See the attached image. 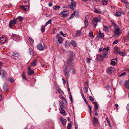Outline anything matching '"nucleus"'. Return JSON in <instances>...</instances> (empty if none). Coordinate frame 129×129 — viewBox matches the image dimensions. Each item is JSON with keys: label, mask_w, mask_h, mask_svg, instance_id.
<instances>
[{"label": "nucleus", "mask_w": 129, "mask_h": 129, "mask_svg": "<svg viewBox=\"0 0 129 129\" xmlns=\"http://www.w3.org/2000/svg\"><path fill=\"white\" fill-rule=\"evenodd\" d=\"M89 36L92 38H93L94 36L92 32L90 31L89 32Z\"/></svg>", "instance_id": "nucleus-41"}, {"label": "nucleus", "mask_w": 129, "mask_h": 129, "mask_svg": "<svg viewBox=\"0 0 129 129\" xmlns=\"http://www.w3.org/2000/svg\"><path fill=\"white\" fill-rule=\"evenodd\" d=\"M67 68L66 65L63 66V71L66 77L68 78L69 76V74L67 69Z\"/></svg>", "instance_id": "nucleus-9"}, {"label": "nucleus", "mask_w": 129, "mask_h": 129, "mask_svg": "<svg viewBox=\"0 0 129 129\" xmlns=\"http://www.w3.org/2000/svg\"><path fill=\"white\" fill-rule=\"evenodd\" d=\"M69 99H70L71 102H72V101H73V99H72V95H71L70 93L69 95Z\"/></svg>", "instance_id": "nucleus-56"}, {"label": "nucleus", "mask_w": 129, "mask_h": 129, "mask_svg": "<svg viewBox=\"0 0 129 129\" xmlns=\"http://www.w3.org/2000/svg\"><path fill=\"white\" fill-rule=\"evenodd\" d=\"M83 90L84 92L85 93H86L87 92L88 89V88L86 87H84Z\"/></svg>", "instance_id": "nucleus-49"}, {"label": "nucleus", "mask_w": 129, "mask_h": 129, "mask_svg": "<svg viewBox=\"0 0 129 129\" xmlns=\"http://www.w3.org/2000/svg\"><path fill=\"white\" fill-rule=\"evenodd\" d=\"M70 68V69L69 70V71L71 72L73 74H74V67L72 66Z\"/></svg>", "instance_id": "nucleus-30"}, {"label": "nucleus", "mask_w": 129, "mask_h": 129, "mask_svg": "<svg viewBox=\"0 0 129 129\" xmlns=\"http://www.w3.org/2000/svg\"><path fill=\"white\" fill-rule=\"evenodd\" d=\"M125 85L127 88L129 89V80L125 82Z\"/></svg>", "instance_id": "nucleus-28"}, {"label": "nucleus", "mask_w": 129, "mask_h": 129, "mask_svg": "<svg viewBox=\"0 0 129 129\" xmlns=\"http://www.w3.org/2000/svg\"><path fill=\"white\" fill-rule=\"evenodd\" d=\"M20 7L22 8V10L24 11H26L28 10L29 9V7L28 5H25L22 6L20 5Z\"/></svg>", "instance_id": "nucleus-13"}, {"label": "nucleus", "mask_w": 129, "mask_h": 129, "mask_svg": "<svg viewBox=\"0 0 129 129\" xmlns=\"http://www.w3.org/2000/svg\"><path fill=\"white\" fill-rule=\"evenodd\" d=\"M60 120L62 124L64 125L66 123V120L64 119L61 118Z\"/></svg>", "instance_id": "nucleus-37"}, {"label": "nucleus", "mask_w": 129, "mask_h": 129, "mask_svg": "<svg viewBox=\"0 0 129 129\" xmlns=\"http://www.w3.org/2000/svg\"><path fill=\"white\" fill-rule=\"evenodd\" d=\"M121 14V12H116L115 15L117 17L120 16Z\"/></svg>", "instance_id": "nucleus-35"}, {"label": "nucleus", "mask_w": 129, "mask_h": 129, "mask_svg": "<svg viewBox=\"0 0 129 129\" xmlns=\"http://www.w3.org/2000/svg\"><path fill=\"white\" fill-rule=\"evenodd\" d=\"M94 12L96 13H100V11L97 9H95L94 10Z\"/></svg>", "instance_id": "nucleus-61"}, {"label": "nucleus", "mask_w": 129, "mask_h": 129, "mask_svg": "<svg viewBox=\"0 0 129 129\" xmlns=\"http://www.w3.org/2000/svg\"><path fill=\"white\" fill-rule=\"evenodd\" d=\"M7 40L5 37H2L0 38V43L1 44H4L5 42H7Z\"/></svg>", "instance_id": "nucleus-15"}, {"label": "nucleus", "mask_w": 129, "mask_h": 129, "mask_svg": "<svg viewBox=\"0 0 129 129\" xmlns=\"http://www.w3.org/2000/svg\"><path fill=\"white\" fill-rule=\"evenodd\" d=\"M104 28H103L104 30L106 32H108L109 30V28L106 26H104Z\"/></svg>", "instance_id": "nucleus-32"}, {"label": "nucleus", "mask_w": 129, "mask_h": 129, "mask_svg": "<svg viewBox=\"0 0 129 129\" xmlns=\"http://www.w3.org/2000/svg\"><path fill=\"white\" fill-rule=\"evenodd\" d=\"M68 53L69 54V56L71 57V58H69L67 60V62H70L72 61L73 59L75 57L74 53L73 52L69 51L68 52Z\"/></svg>", "instance_id": "nucleus-4"}, {"label": "nucleus", "mask_w": 129, "mask_h": 129, "mask_svg": "<svg viewBox=\"0 0 129 129\" xmlns=\"http://www.w3.org/2000/svg\"><path fill=\"white\" fill-rule=\"evenodd\" d=\"M70 43L68 41H66L65 44V46L66 47H68L70 46Z\"/></svg>", "instance_id": "nucleus-46"}, {"label": "nucleus", "mask_w": 129, "mask_h": 129, "mask_svg": "<svg viewBox=\"0 0 129 129\" xmlns=\"http://www.w3.org/2000/svg\"><path fill=\"white\" fill-rule=\"evenodd\" d=\"M24 73H25L24 72H23L22 73V75L23 78L24 79H25V80H26L27 79H26V76H24Z\"/></svg>", "instance_id": "nucleus-48"}, {"label": "nucleus", "mask_w": 129, "mask_h": 129, "mask_svg": "<svg viewBox=\"0 0 129 129\" xmlns=\"http://www.w3.org/2000/svg\"><path fill=\"white\" fill-rule=\"evenodd\" d=\"M56 38L57 39L58 42L59 44L62 43L64 40L63 38L59 34H57Z\"/></svg>", "instance_id": "nucleus-2"}, {"label": "nucleus", "mask_w": 129, "mask_h": 129, "mask_svg": "<svg viewBox=\"0 0 129 129\" xmlns=\"http://www.w3.org/2000/svg\"><path fill=\"white\" fill-rule=\"evenodd\" d=\"M67 129H71V125L70 123H69L67 126Z\"/></svg>", "instance_id": "nucleus-54"}, {"label": "nucleus", "mask_w": 129, "mask_h": 129, "mask_svg": "<svg viewBox=\"0 0 129 129\" xmlns=\"http://www.w3.org/2000/svg\"><path fill=\"white\" fill-rule=\"evenodd\" d=\"M104 34L100 31L97 35V37L99 38H103L104 37Z\"/></svg>", "instance_id": "nucleus-21"}, {"label": "nucleus", "mask_w": 129, "mask_h": 129, "mask_svg": "<svg viewBox=\"0 0 129 129\" xmlns=\"http://www.w3.org/2000/svg\"><path fill=\"white\" fill-rule=\"evenodd\" d=\"M8 79L9 81L11 82H13L14 81V80L12 78H9Z\"/></svg>", "instance_id": "nucleus-51"}, {"label": "nucleus", "mask_w": 129, "mask_h": 129, "mask_svg": "<svg viewBox=\"0 0 129 129\" xmlns=\"http://www.w3.org/2000/svg\"><path fill=\"white\" fill-rule=\"evenodd\" d=\"M88 15L86 16L85 17L84 22L85 27H87L88 25Z\"/></svg>", "instance_id": "nucleus-12"}, {"label": "nucleus", "mask_w": 129, "mask_h": 129, "mask_svg": "<svg viewBox=\"0 0 129 129\" xmlns=\"http://www.w3.org/2000/svg\"><path fill=\"white\" fill-rule=\"evenodd\" d=\"M37 61L36 60H35L33 61L31 64V65L32 66H35L36 65V62Z\"/></svg>", "instance_id": "nucleus-40"}, {"label": "nucleus", "mask_w": 129, "mask_h": 129, "mask_svg": "<svg viewBox=\"0 0 129 129\" xmlns=\"http://www.w3.org/2000/svg\"><path fill=\"white\" fill-rule=\"evenodd\" d=\"M100 21L101 18L99 17H95L93 19L92 23L95 25V27L97 25V22H100Z\"/></svg>", "instance_id": "nucleus-3"}, {"label": "nucleus", "mask_w": 129, "mask_h": 129, "mask_svg": "<svg viewBox=\"0 0 129 129\" xmlns=\"http://www.w3.org/2000/svg\"><path fill=\"white\" fill-rule=\"evenodd\" d=\"M7 73L6 71L3 70H0V75L2 78H4L6 75Z\"/></svg>", "instance_id": "nucleus-10"}, {"label": "nucleus", "mask_w": 129, "mask_h": 129, "mask_svg": "<svg viewBox=\"0 0 129 129\" xmlns=\"http://www.w3.org/2000/svg\"><path fill=\"white\" fill-rule=\"evenodd\" d=\"M118 41L117 40H115L113 42V44H116L117 43Z\"/></svg>", "instance_id": "nucleus-58"}, {"label": "nucleus", "mask_w": 129, "mask_h": 129, "mask_svg": "<svg viewBox=\"0 0 129 129\" xmlns=\"http://www.w3.org/2000/svg\"><path fill=\"white\" fill-rule=\"evenodd\" d=\"M106 89L108 90H109L110 89V86H107L106 87Z\"/></svg>", "instance_id": "nucleus-63"}, {"label": "nucleus", "mask_w": 129, "mask_h": 129, "mask_svg": "<svg viewBox=\"0 0 129 129\" xmlns=\"http://www.w3.org/2000/svg\"><path fill=\"white\" fill-rule=\"evenodd\" d=\"M7 84L6 83H5L3 86V89L4 91H6L8 90V89L7 88Z\"/></svg>", "instance_id": "nucleus-19"}, {"label": "nucleus", "mask_w": 129, "mask_h": 129, "mask_svg": "<svg viewBox=\"0 0 129 129\" xmlns=\"http://www.w3.org/2000/svg\"><path fill=\"white\" fill-rule=\"evenodd\" d=\"M102 2L103 3V5H105L107 3L108 1L107 0H102Z\"/></svg>", "instance_id": "nucleus-36"}, {"label": "nucleus", "mask_w": 129, "mask_h": 129, "mask_svg": "<svg viewBox=\"0 0 129 129\" xmlns=\"http://www.w3.org/2000/svg\"><path fill=\"white\" fill-rule=\"evenodd\" d=\"M70 43L74 47H77V45L75 41L72 40L71 41Z\"/></svg>", "instance_id": "nucleus-20"}, {"label": "nucleus", "mask_w": 129, "mask_h": 129, "mask_svg": "<svg viewBox=\"0 0 129 129\" xmlns=\"http://www.w3.org/2000/svg\"><path fill=\"white\" fill-rule=\"evenodd\" d=\"M87 105L88 106L89 108V112L91 114L92 111V107H91L88 104H87Z\"/></svg>", "instance_id": "nucleus-47"}, {"label": "nucleus", "mask_w": 129, "mask_h": 129, "mask_svg": "<svg viewBox=\"0 0 129 129\" xmlns=\"http://www.w3.org/2000/svg\"><path fill=\"white\" fill-rule=\"evenodd\" d=\"M115 60H117V59L115 58L111 60V62L110 64L112 65L115 66L116 65V62L114 61Z\"/></svg>", "instance_id": "nucleus-22"}, {"label": "nucleus", "mask_w": 129, "mask_h": 129, "mask_svg": "<svg viewBox=\"0 0 129 129\" xmlns=\"http://www.w3.org/2000/svg\"><path fill=\"white\" fill-rule=\"evenodd\" d=\"M28 39L29 40V42L30 43H33V40L31 38L29 37H28Z\"/></svg>", "instance_id": "nucleus-44"}, {"label": "nucleus", "mask_w": 129, "mask_h": 129, "mask_svg": "<svg viewBox=\"0 0 129 129\" xmlns=\"http://www.w3.org/2000/svg\"><path fill=\"white\" fill-rule=\"evenodd\" d=\"M60 112V113L63 116L66 115V114L65 113V111L64 109V107L60 108H59Z\"/></svg>", "instance_id": "nucleus-14"}, {"label": "nucleus", "mask_w": 129, "mask_h": 129, "mask_svg": "<svg viewBox=\"0 0 129 129\" xmlns=\"http://www.w3.org/2000/svg\"><path fill=\"white\" fill-rule=\"evenodd\" d=\"M118 54L121 56H125L127 55V53L125 50L122 51H119Z\"/></svg>", "instance_id": "nucleus-17"}, {"label": "nucleus", "mask_w": 129, "mask_h": 129, "mask_svg": "<svg viewBox=\"0 0 129 129\" xmlns=\"http://www.w3.org/2000/svg\"><path fill=\"white\" fill-rule=\"evenodd\" d=\"M76 36H80L81 34V30H77L76 31Z\"/></svg>", "instance_id": "nucleus-27"}, {"label": "nucleus", "mask_w": 129, "mask_h": 129, "mask_svg": "<svg viewBox=\"0 0 129 129\" xmlns=\"http://www.w3.org/2000/svg\"><path fill=\"white\" fill-rule=\"evenodd\" d=\"M76 3L73 0H71L70 4L68 6V7L71 9L73 10L76 7Z\"/></svg>", "instance_id": "nucleus-6"}, {"label": "nucleus", "mask_w": 129, "mask_h": 129, "mask_svg": "<svg viewBox=\"0 0 129 129\" xmlns=\"http://www.w3.org/2000/svg\"><path fill=\"white\" fill-rule=\"evenodd\" d=\"M114 32L115 34L113 35L112 37L115 38L119 36L121 33L120 28L118 26L115 27Z\"/></svg>", "instance_id": "nucleus-1"}, {"label": "nucleus", "mask_w": 129, "mask_h": 129, "mask_svg": "<svg viewBox=\"0 0 129 129\" xmlns=\"http://www.w3.org/2000/svg\"><path fill=\"white\" fill-rule=\"evenodd\" d=\"M126 74V72H123V73H122L121 74V75H120V76H123V75H125Z\"/></svg>", "instance_id": "nucleus-64"}, {"label": "nucleus", "mask_w": 129, "mask_h": 129, "mask_svg": "<svg viewBox=\"0 0 129 129\" xmlns=\"http://www.w3.org/2000/svg\"><path fill=\"white\" fill-rule=\"evenodd\" d=\"M30 68V67H28V75H29L31 76L34 73V71L33 70H31Z\"/></svg>", "instance_id": "nucleus-16"}, {"label": "nucleus", "mask_w": 129, "mask_h": 129, "mask_svg": "<svg viewBox=\"0 0 129 129\" xmlns=\"http://www.w3.org/2000/svg\"><path fill=\"white\" fill-rule=\"evenodd\" d=\"M89 99L92 101H93L94 100V99L91 96H89Z\"/></svg>", "instance_id": "nucleus-55"}, {"label": "nucleus", "mask_w": 129, "mask_h": 129, "mask_svg": "<svg viewBox=\"0 0 129 129\" xmlns=\"http://www.w3.org/2000/svg\"><path fill=\"white\" fill-rule=\"evenodd\" d=\"M66 10L63 11H62V12L60 14V15H62L63 17H66L67 16L68 14L67 13H64V12H66Z\"/></svg>", "instance_id": "nucleus-26"}, {"label": "nucleus", "mask_w": 129, "mask_h": 129, "mask_svg": "<svg viewBox=\"0 0 129 129\" xmlns=\"http://www.w3.org/2000/svg\"><path fill=\"white\" fill-rule=\"evenodd\" d=\"M107 53L106 52L104 53L103 55H99L97 56V59L99 61H102L103 59L107 56Z\"/></svg>", "instance_id": "nucleus-5"}, {"label": "nucleus", "mask_w": 129, "mask_h": 129, "mask_svg": "<svg viewBox=\"0 0 129 129\" xmlns=\"http://www.w3.org/2000/svg\"><path fill=\"white\" fill-rule=\"evenodd\" d=\"M124 41L125 42H128L129 41V37L127 36L123 37Z\"/></svg>", "instance_id": "nucleus-24"}, {"label": "nucleus", "mask_w": 129, "mask_h": 129, "mask_svg": "<svg viewBox=\"0 0 129 129\" xmlns=\"http://www.w3.org/2000/svg\"><path fill=\"white\" fill-rule=\"evenodd\" d=\"M122 1L123 2L125 5L126 8L129 7V4L128 3L126 0H122Z\"/></svg>", "instance_id": "nucleus-23"}, {"label": "nucleus", "mask_w": 129, "mask_h": 129, "mask_svg": "<svg viewBox=\"0 0 129 129\" xmlns=\"http://www.w3.org/2000/svg\"><path fill=\"white\" fill-rule=\"evenodd\" d=\"M29 54L31 55H34L33 52L32 51V49L31 48H29Z\"/></svg>", "instance_id": "nucleus-34"}, {"label": "nucleus", "mask_w": 129, "mask_h": 129, "mask_svg": "<svg viewBox=\"0 0 129 129\" xmlns=\"http://www.w3.org/2000/svg\"><path fill=\"white\" fill-rule=\"evenodd\" d=\"M53 8L55 10H57L60 8V6L58 5L55 6L53 7Z\"/></svg>", "instance_id": "nucleus-43"}, {"label": "nucleus", "mask_w": 129, "mask_h": 129, "mask_svg": "<svg viewBox=\"0 0 129 129\" xmlns=\"http://www.w3.org/2000/svg\"><path fill=\"white\" fill-rule=\"evenodd\" d=\"M107 72L108 74H111L115 71V69L113 67H111L107 68Z\"/></svg>", "instance_id": "nucleus-11"}, {"label": "nucleus", "mask_w": 129, "mask_h": 129, "mask_svg": "<svg viewBox=\"0 0 129 129\" xmlns=\"http://www.w3.org/2000/svg\"><path fill=\"white\" fill-rule=\"evenodd\" d=\"M18 18L20 21H22L24 19L21 16H19L18 17Z\"/></svg>", "instance_id": "nucleus-50"}, {"label": "nucleus", "mask_w": 129, "mask_h": 129, "mask_svg": "<svg viewBox=\"0 0 129 129\" xmlns=\"http://www.w3.org/2000/svg\"><path fill=\"white\" fill-rule=\"evenodd\" d=\"M81 94L82 96V97L83 98V99H84V101L85 102V101H86V99L84 97V96L83 94L82 93V92H81Z\"/></svg>", "instance_id": "nucleus-53"}, {"label": "nucleus", "mask_w": 129, "mask_h": 129, "mask_svg": "<svg viewBox=\"0 0 129 129\" xmlns=\"http://www.w3.org/2000/svg\"><path fill=\"white\" fill-rule=\"evenodd\" d=\"M17 19L14 18L12 21L11 20L10 21L9 23V26L11 28H12V25H13L16 24V23Z\"/></svg>", "instance_id": "nucleus-8"}, {"label": "nucleus", "mask_w": 129, "mask_h": 129, "mask_svg": "<svg viewBox=\"0 0 129 129\" xmlns=\"http://www.w3.org/2000/svg\"><path fill=\"white\" fill-rule=\"evenodd\" d=\"M51 19H50L45 23V26H46L50 24L51 23Z\"/></svg>", "instance_id": "nucleus-39"}, {"label": "nucleus", "mask_w": 129, "mask_h": 129, "mask_svg": "<svg viewBox=\"0 0 129 129\" xmlns=\"http://www.w3.org/2000/svg\"><path fill=\"white\" fill-rule=\"evenodd\" d=\"M104 48L103 47L100 48L99 49V51L101 52L102 51H104Z\"/></svg>", "instance_id": "nucleus-62"}, {"label": "nucleus", "mask_w": 129, "mask_h": 129, "mask_svg": "<svg viewBox=\"0 0 129 129\" xmlns=\"http://www.w3.org/2000/svg\"><path fill=\"white\" fill-rule=\"evenodd\" d=\"M13 55L15 57H18L19 56V55L18 53L15 51L14 52Z\"/></svg>", "instance_id": "nucleus-25"}, {"label": "nucleus", "mask_w": 129, "mask_h": 129, "mask_svg": "<svg viewBox=\"0 0 129 129\" xmlns=\"http://www.w3.org/2000/svg\"><path fill=\"white\" fill-rule=\"evenodd\" d=\"M98 122V120L95 117L94 118L93 120V122L94 125H95L96 123Z\"/></svg>", "instance_id": "nucleus-31"}, {"label": "nucleus", "mask_w": 129, "mask_h": 129, "mask_svg": "<svg viewBox=\"0 0 129 129\" xmlns=\"http://www.w3.org/2000/svg\"><path fill=\"white\" fill-rule=\"evenodd\" d=\"M60 106V108L63 107V104L61 101H59Z\"/></svg>", "instance_id": "nucleus-38"}, {"label": "nucleus", "mask_w": 129, "mask_h": 129, "mask_svg": "<svg viewBox=\"0 0 129 129\" xmlns=\"http://www.w3.org/2000/svg\"><path fill=\"white\" fill-rule=\"evenodd\" d=\"M75 129H78V125H77V124L76 122H75Z\"/></svg>", "instance_id": "nucleus-60"}, {"label": "nucleus", "mask_w": 129, "mask_h": 129, "mask_svg": "<svg viewBox=\"0 0 129 129\" xmlns=\"http://www.w3.org/2000/svg\"><path fill=\"white\" fill-rule=\"evenodd\" d=\"M109 47H107L106 48H104V51L105 52V53L106 52L107 53V52L108 51H109Z\"/></svg>", "instance_id": "nucleus-33"}, {"label": "nucleus", "mask_w": 129, "mask_h": 129, "mask_svg": "<svg viewBox=\"0 0 129 129\" xmlns=\"http://www.w3.org/2000/svg\"><path fill=\"white\" fill-rule=\"evenodd\" d=\"M78 11L76 12L75 11L72 14L70 18L69 19H71L75 15H78Z\"/></svg>", "instance_id": "nucleus-18"}, {"label": "nucleus", "mask_w": 129, "mask_h": 129, "mask_svg": "<svg viewBox=\"0 0 129 129\" xmlns=\"http://www.w3.org/2000/svg\"><path fill=\"white\" fill-rule=\"evenodd\" d=\"M60 34L62 35L63 37H65L66 36V35L64 34L62 31H61L59 32Z\"/></svg>", "instance_id": "nucleus-52"}, {"label": "nucleus", "mask_w": 129, "mask_h": 129, "mask_svg": "<svg viewBox=\"0 0 129 129\" xmlns=\"http://www.w3.org/2000/svg\"><path fill=\"white\" fill-rule=\"evenodd\" d=\"M58 92L60 94H64L63 92L60 88H58Z\"/></svg>", "instance_id": "nucleus-45"}, {"label": "nucleus", "mask_w": 129, "mask_h": 129, "mask_svg": "<svg viewBox=\"0 0 129 129\" xmlns=\"http://www.w3.org/2000/svg\"><path fill=\"white\" fill-rule=\"evenodd\" d=\"M93 103L95 107L96 108L95 110H97V109L98 108V104L96 102H94Z\"/></svg>", "instance_id": "nucleus-29"}, {"label": "nucleus", "mask_w": 129, "mask_h": 129, "mask_svg": "<svg viewBox=\"0 0 129 129\" xmlns=\"http://www.w3.org/2000/svg\"><path fill=\"white\" fill-rule=\"evenodd\" d=\"M111 22L113 24V25L115 27H116L118 26H116L115 23L113 21H111Z\"/></svg>", "instance_id": "nucleus-59"}, {"label": "nucleus", "mask_w": 129, "mask_h": 129, "mask_svg": "<svg viewBox=\"0 0 129 129\" xmlns=\"http://www.w3.org/2000/svg\"><path fill=\"white\" fill-rule=\"evenodd\" d=\"M92 59L91 58H88L86 59V61L88 64H90V61Z\"/></svg>", "instance_id": "nucleus-42"}, {"label": "nucleus", "mask_w": 129, "mask_h": 129, "mask_svg": "<svg viewBox=\"0 0 129 129\" xmlns=\"http://www.w3.org/2000/svg\"><path fill=\"white\" fill-rule=\"evenodd\" d=\"M45 30V27L44 26H43L42 27L41 30L42 32H44Z\"/></svg>", "instance_id": "nucleus-57"}, {"label": "nucleus", "mask_w": 129, "mask_h": 129, "mask_svg": "<svg viewBox=\"0 0 129 129\" xmlns=\"http://www.w3.org/2000/svg\"><path fill=\"white\" fill-rule=\"evenodd\" d=\"M44 43L43 42V43H40L37 45V47L39 50L41 51L44 49Z\"/></svg>", "instance_id": "nucleus-7"}]
</instances>
